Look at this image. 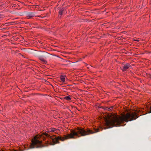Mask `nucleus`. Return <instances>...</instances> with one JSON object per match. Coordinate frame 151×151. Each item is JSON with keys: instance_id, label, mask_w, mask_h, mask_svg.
<instances>
[{"instance_id": "9d476101", "label": "nucleus", "mask_w": 151, "mask_h": 151, "mask_svg": "<svg viewBox=\"0 0 151 151\" xmlns=\"http://www.w3.org/2000/svg\"><path fill=\"white\" fill-rule=\"evenodd\" d=\"M56 130V129L54 128H53L52 129V131L54 132Z\"/></svg>"}, {"instance_id": "20e7f679", "label": "nucleus", "mask_w": 151, "mask_h": 151, "mask_svg": "<svg viewBox=\"0 0 151 151\" xmlns=\"http://www.w3.org/2000/svg\"><path fill=\"white\" fill-rule=\"evenodd\" d=\"M26 16L28 18H31L36 16L35 12H28L26 14Z\"/></svg>"}, {"instance_id": "423d86ee", "label": "nucleus", "mask_w": 151, "mask_h": 151, "mask_svg": "<svg viewBox=\"0 0 151 151\" xmlns=\"http://www.w3.org/2000/svg\"><path fill=\"white\" fill-rule=\"evenodd\" d=\"M59 12V16H61L63 14L65 13V10L64 8L60 9Z\"/></svg>"}, {"instance_id": "6e6552de", "label": "nucleus", "mask_w": 151, "mask_h": 151, "mask_svg": "<svg viewBox=\"0 0 151 151\" xmlns=\"http://www.w3.org/2000/svg\"><path fill=\"white\" fill-rule=\"evenodd\" d=\"M65 99L67 100H70L71 99V98L69 96H67L65 97Z\"/></svg>"}, {"instance_id": "f8f14e48", "label": "nucleus", "mask_w": 151, "mask_h": 151, "mask_svg": "<svg viewBox=\"0 0 151 151\" xmlns=\"http://www.w3.org/2000/svg\"><path fill=\"white\" fill-rule=\"evenodd\" d=\"M16 5L15 4H13L12 7H15L16 6V5Z\"/></svg>"}, {"instance_id": "39448f33", "label": "nucleus", "mask_w": 151, "mask_h": 151, "mask_svg": "<svg viewBox=\"0 0 151 151\" xmlns=\"http://www.w3.org/2000/svg\"><path fill=\"white\" fill-rule=\"evenodd\" d=\"M131 67V65L130 64L128 63H127L126 64L122 66V68H121V69L124 71L127 70L129 67Z\"/></svg>"}, {"instance_id": "f03ea898", "label": "nucleus", "mask_w": 151, "mask_h": 151, "mask_svg": "<svg viewBox=\"0 0 151 151\" xmlns=\"http://www.w3.org/2000/svg\"><path fill=\"white\" fill-rule=\"evenodd\" d=\"M138 117L135 112L128 113L126 114H123L121 116H115L112 118L106 119V123L107 128L124 126L126 123L124 125L121 124H123L124 122H127L135 120Z\"/></svg>"}, {"instance_id": "0eeeda50", "label": "nucleus", "mask_w": 151, "mask_h": 151, "mask_svg": "<svg viewBox=\"0 0 151 151\" xmlns=\"http://www.w3.org/2000/svg\"><path fill=\"white\" fill-rule=\"evenodd\" d=\"M60 78L61 81L63 82H64L65 81V78L64 76L62 75L60 77Z\"/></svg>"}, {"instance_id": "1a4fd4ad", "label": "nucleus", "mask_w": 151, "mask_h": 151, "mask_svg": "<svg viewBox=\"0 0 151 151\" xmlns=\"http://www.w3.org/2000/svg\"><path fill=\"white\" fill-rule=\"evenodd\" d=\"M113 109V107H111L110 108H109L108 109V111H110L112 110V109Z\"/></svg>"}, {"instance_id": "f257e3e1", "label": "nucleus", "mask_w": 151, "mask_h": 151, "mask_svg": "<svg viewBox=\"0 0 151 151\" xmlns=\"http://www.w3.org/2000/svg\"><path fill=\"white\" fill-rule=\"evenodd\" d=\"M94 131L89 129H84L83 128H78L76 130L72 131L71 133L64 135L63 137H58L53 138L52 137L46 133H43L42 134H39L35 136L32 140V143L30 145L31 149L36 148H41L48 145H54L59 143L58 140L63 141L69 139H75V136L79 137L90 134H93L99 132V129H94Z\"/></svg>"}, {"instance_id": "ddd939ff", "label": "nucleus", "mask_w": 151, "mask_h": 151, "mask_svg": "<svg viewBox=\"0 0 151 151\" xmlns=\"http://www.w3.org/2000/svg\"><path fill=\"white\" fill-rule=\"evenodd\" d=\"M108 108H108V107H106V108L105 109L106 110H108Z\"/></svg>"}, {"instance_id": "9b49d317", "label": "nucleus", "mask_w": 151, "mask_h": 151, "mask_svg": "<svg viewBox=\"0 0 151 151\" xmlns=\"http://www.w3.org/2000/svg\"><path fill=\"white\" fill-rule=\"evenodd\" d=\"M150 110L148 112L149 113H151V106H150Z\"/></svg>"}, {"instance_id": "7ed1b4c3", "label": "nucleus", "mask_w": 151, "mask_h": 151, "mask_svg": "<svg viewBox=\"0 0 151 151\" xmlns=\"http://www.w3.org/2000/svg\"><path fill=\"white\" fill-rule=\"evenodd\" d=\"M49 54L47 52H43L40 53L38 55L39 59L40 60L42 63H46V61L45 60L48 56Z\"/></svg>"}]
</instances>
